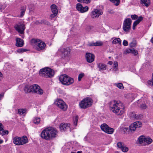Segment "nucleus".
<instances>
[{"mask_svg": "<svg viewBox=\"0 0 153 153\" xmlns=\"http://www.w3.org/2000/svg\"><path fill=\"white\" fill-rule=\"evenodd\" d=\"M58 134L57 131L52 127L46 128L42 131L41 137L46 140H51L56 137Z\"/></svg>", "mask_w": 153, "mask_h": 153, "instance_id": "obj_1", "label": "nucleus"}, {"mask_svg": "<svg viewBox=\"0 0 153 153\" xmlns=\"http://www.w3.org/2000/svg\"><path fill=\"white\" fill-rule=\"evenodd\" d=\"M39 74L40 76L43 77L51 78L54 76V71L51 68L46 67L41 69L39 71Z\"/></svg>", "mask_w": 153, "mask_h": 153, "instance_id": "obj_2", "label": "nucleus"}, {"mask_svg": "<svg viewBox=\"0 0 153 153\" xmlns=\"http://www.w3.org/2000/svg\"><path fill=\"white\" fill-rule=\"evenodd\" d=\"M125 106L120 101L115 102V117L117 116H121L125 111Z\"/></svg>", "mask_w": 153, "mask_h": 153, "instance_id": "obj_3", "label": "nucleus"}, {"mask_svg": "<svg viewBox=\"0 0 153 153\" xmlns=\"http://www.w3.org/2000/svg\"><path fill=\"white\" fill-rule=\"evenodd\" d=\"M59 81L63 85H68L74 82V79L65 74L61 75L59 78Z\"/></svg>", "mask_w": 153, "mask_h": 153, "instance_id": "obj_4", "label": "nucleus"}, {"mask_svg": "<svg viewBox=\"0 0 153 153\" xmlns=\"http://www.w3.org/2000/svg\"><path fill=\"white\" fill-rule=\"evenodd\" d=\"M13 143L16 145L20 146L27 143L28 139L25 136L22 137H15L13 139Z\"/></svg>", "mask_w": 153, "mask_h": 153, "instance_id": "obj_5", "label": "nucleus"}, {"mask_svg": "<svg viewBox=\"0 0 153 153\" xmlns=\"http://www.w3.org/2000/svg\"><path fill=\"white\" fill-rule=\"evenodd\" d=\"M93 102L92 100L90 97L84 99L79 103V105L81 108L85 109L90 107Z\"/></svg>", "mask_w": 153, "mask_h": 153, "instance_id": "obj_6", "label": "nucleus"}, {"mask_svg": "<svg viewBox=\"0 0 153 153\" xmlns=\"http://www.w3.org/2000/svg\"><path fill=\"white\" fill-rule=\"evenodd\" d=\"M31 42L34 44L35 49L37 51H40L44 49L45 47V44L43 42L38 39H33Z\"/></svg>", "mask_w": 153, "mask_h": 153, "instance_id": "obj_7", "label": "nucleus"}, {"mask_svg": "<svg viewBox=\"0 0 153 153\" xmlns=\"http://www.w3.org/2000/svg\"><path fill=\"white\" fill-rule=\"evenodd\" d=\"M14 27L16 30L20 34L24 33L25 27L23 22L21 21L18 22L15 25Z\"/></svg>", "mask_w": 153, "mask_h": 153, "instance_id": "obj_8", "label": "nucleus"}, {"mask_svg": "<svg viewBox=\"0 0 153 153\" xmlns=\"http://www.w3.org/2000/svg\"><path fill=\"white\" fill-rule=\"evenodd\" d=\"M54 104L63 111H66L67 109V106L65 102L60 99H56L54 102Z\"/></svg>", "mask_w": 153, "mask_h": 153, "instance_id": "obj_9", "label": "nucleus"}, {"mask_svg": "<svg viewBox=\"0 0 153 153\" xmlns=\"http://www.w3.org/2000/svg\"><path fill=\"white\" fill-rule=\"evenodd\" d=\"M131 22V19L130 18H127L124 20L123 25V29L125 32L127 33L129 32Z\"/></svg>", "mask_w": 153, "mask_h": 153, "instance_id": "obj_10", "label": "nucleus"}, {"mask_svg": "<svg viewBox=\"0 0 153 153\" xmlns=\"http://www.w3.org/2000/svg\"><path fill=\"white\" fill-rule=\"evenodd\" d=\"M76 9L81 13H84L87 11L89 9L88 6L83 7L80 3H77L76 5Z\"/></svg>", "mask_w": 153, "mask_h": 153, "instance_id": "obj_11", "label": "nucleus"}, {"mask_svg": "<svg viewBox=\"0 0 153 153\" xmlns=\"http://www.w3.org/2000/svg\"><path fill=\"white\" fill-rule=\"evenodd\" d=\"M141 123L140 121H137L131 124L129 126V129L131 131H134L137 128L141 127Z\"/></svg>", "mask_w": 153, "mask_h": 153, "instance_id": "obj_12", "label": "nucleus"}, {"mask_svg": "<svg viewBox=\"0 0 153 153\" xmlns=\"http://www.w3.org/2000/svg\"><path fill=\"white\" fill-rule=\"evenodd\" d=\"M102 14V12L101 10L94 9L91 13V16L92 18H98L100 15Z\"/></svg>", "mask_w": 153, "mask_h": 153, "instance_id": "obj_13", "label": "nucleus"}, {"mask_svg": "<svg viewBox=\"0 0 153 153\" xmlns=\"http://www.w3.org/2000/svg\"><path fill=\"white\" fill-rule=\"evenodd\" d=\"M50 7L53 13V14L51 15L50 17L51 18H54L56 16L58 13L57 6L55 4H52L51 5Z\"/></svg>", "mask_w": 153, "mask_h": 153, "instance_id": "obj_14", "label": "nucleus"}, {"mask_svg": "<svg viewBox=\"0 0 153 153\" xmlns=\"http://www.w3.org/2000/svg\"><path fill=\"white\" fill-rule=\"evenodd\" d=\"M32 85L33 87V92L39 94H43V91L40 88V87L38 85L34 84Z\"/></svg>", "mask_w": 153, "mask_h": 153, "instance_id": "obj_15", "label": "nucleus"}, {"mask_svg": "<svg viewBox=\"0 0 153 153\" xmlns=\"http://www.w3.org/2000/svg\"><path fill=\"white\" fill-rule=\"evenodd\" d=\"M85 57L88 62L91 63L94 61L95 56L93 54L90 53H86Z\"/></svg>", "mask_w": 153, "mask_h": 153, "instance_id": "obj_16", "label": "nucleus"}, {"mask_svg": "<svg viewBox=\"0 0 153 153\" xmlns=\"http://www.w3.org/2000/svg\"><path fill=\"white\" fill-rule=\"evenodd\" d=\"M70 124L62 123L59 126V128L61 131H63L66 130H69L71 131V128H70Z\"/></svg>", "mask_w": 153, "mask_h": 153, "instance_id": "obj_17", "label": "nucleus"}, {"mask_svg": "<svg viewBox=\"0 0 153 153\" xmlns=\"http://www.w3.org/2000/svg\"><path fill=\"white\" fill-rule=\"evenodd\" d=\"M59 51L61 52L64 57L68 56L70 54L69 49L68 48H61L59 50Z\"/></svg>", "mask_w": 153, "mask_h": 153, "instance_id": "obj_18", "label": "nucleus"}, {"mask_svg": "<svg viewBox=\"0 0 153 153\" xmlns=\"http://www.w3.org/2000/svg\"><path fill=\"white\" fill-rule=\"evenodd\" d=\"M8 134L9 131L7 130H4L2 124L0 123V135L3 136L5 135H7Z\"/></svg>", "mask_w": 153, "mask_h": 153, "instance_id": "obj_19", "label": "nucleus"}, {"mask_svg": "<svg viewBox=\"0 0 153 153\" xmlns=\"http://www.w3.org/2000/svg\"><path fill=\"white\" fill-rule=\"evenodd\" d=\"M16 45L17 47H22L24 44V42L23 40L19 38H17L16 39Z\"/></svg>", "mask_w": 153, "mask_h": 153, "instance_id": "obj_20", "label": "nucleus"}, {"mask_svg": "<svg viewBox=\"0 0 153 153\" xmlns=\"http://www.w3.org/2000/svg\"><path fill=\"white\" fill-rule=\"evenodd\" d=\"M145 137L143 135L140 136L137 140V142L139 144L144 146Z\"/></svg>", "mask_w": 153, "mask_h": 153, "instance_id": "obj_21", "label": "nucleus"}, {"mask_svg": "<svg viewBox=\"0 0 153 153\" xmlns=\"http://www.w3.org/2000/svg\"><path fill=\"white\" fill-rule=\"evenodd\" d=\"M143 19V18L141 16H139L137 20L134 22L133 25V29L134 30L136 26L138 25Z\"/></svg>", "mask_w": 153, "mask_h": 153, "instance_id": "obj_22", "label": "nucleus"}, {"mask_svg": "<svg viewBox=\"0 0 153 153\" xmlns=\"http://www.w3.org/2000/svg\"><path fill=\"white\" fill-rule=\"evenodd\" d=\"M103 44V43L101 41H97L95 43H90L88 44V45L90 46H101Z\"/></svg>", "mask_w": 153, "mask_h": 153, "instance_id": "obj_23", "label": "nucleus"}, {"mask_svg": "<svg viewBox=\"0 0 153 153\" xmlns=\"http://www.w3.org/2000/svg\"><path fill=\"white\" fill-rule=\"evenodd\" d=\"M97 66L99 69L100 71H103L106 70V65L102 63H97Z\"/></svg>", "mask_w": 153, "mask_h": 153, "instance_id": "obj_24", "label": "nucleus"}, {"mask_svg": "<svg viewBox=\"0 0 153 153\" xmlns=\"http://www.w3.org/2000/svg\"><path fill=\"white\" fill-rule=\"evenodd\" d=\"M141 3L143 5L148 7L150 4V0H140Z\"/></svg>", "mask_w": 153, "mask_h": 153, "instance_id": "obj_25", "label": "nucleus"}, {"mask_svg": "<svg viewBox=\"0 0 153 153\" xmlns=\"http://www.w3.org/2000/svg\"><path fill=\"white\" fill-rule=\"evenodd\" d=\"M33 88L32 85H28L25 86L24 88L25 91L27 93H29L31 92H33Z\"/></svg>", "mask_w": 153, "mask_h": 153, "instance_id": "obj_26", "label": "nucleus"}, {"mask_svg": "<svg viewBox=\"0 0 153 153\" xmlns=\"http://www.w3.org/2000/svg\"><path fill=\"white\" fill-rule=\"evenodd\" d=\"M152 142V139L149 137H146L144 143V146L148 145L151 144Z\"/></svg>", "mask_w": 153, "mask_h": 153, "instance_id": "obj_27", "label": "nucleus"}, {"mask_svg": "<svg viewBox=\"0 0 153 153\" xmlns=\"http://www.w3.org/2000/svg\"><path fill=\"white\" fill-rule=\"evenodd\" d=\"M108 127L109 126L106 124L103 123L101 125L100 127L101 130L106 133V131H107V130L108 128Z\"/></svg>", "mask_w": 153, "mask_h": 153, "instance_id": "obj_28", "label": "nucleus"}, {"mask_svg": "<svg viewBox=\"0 0 153 153\" xmlns=\"http://www.w3.org/2000/svg\"><path fill=\"white\" fill-rule=\"evenodd\" d=\"M114 103L112 104V102H111L109 103L110 109L111 111L113 112H115V100H113V102Z\"/></svg>", "mask_w": 153, "mask_h": 153, "instance_id": "obj_29", "label": "nucleus"}, {"mask_svg": "<svg viewBox=\"0 0 153 153\" xmlns=\"http://www.w3.org/2000/svg\"><path fill=\"white\" fill-rule=\"evenodd\" d=\"M26 8L24 6H22L20 9V15L19 16L20 17H22L25 15V12L26 10Z\"/></svg>", "mask_w": 153, "mask_h": 153, "instance_id": "obj_30", "label": "nucleus"}, {"mask_svg": "<svg viewBox=\"0 0 153 153\" xmlns=\"http://www.w3.org/2000/svg\"><path fill=\"white\" fill-rule=\"evenodd\" d=\"M129 117L131 119H138L137 116H136V114L134 112H130L128 113Z\"/></svg>", "mask_w": 153, "mask_h": 153, "instance_id": "obj_31", "label": "nucleus"}, {"mask_svg": "<svg viewBox=\"0 0 153 153\" xmlns=\"http://www.w3.org/2000/svg\"><path fill=\"white\" fill-rule=\"evenodd\" d=\"M40 118L39 117H35L33 120V122L34 124L38 125L40 123Z\"/></svg>", "mask_w": 153, "mask_h": 153, "instance_id": "obj_32", "label": "nucleus"}, {"mask_svg": "<svg viewBox=\"0 0 153 153\" xmlns=\"http://www.w3.org/2000/svg\"><path fill=\"white\" fill-rule=\"evenodd\" d=\"M26 109H19L18 110V114L21 115L23 114L26 111Z\"/></svg>", "mask_w": 153, "mask_h": 153, "instance_id": "obj_33", "label": "nucleus"}, {"mask_svg": "<svg viewBox=\"0 0 153 153\" xmlns=\"http://www.w3.org/2000/svg\"><path fill=\"white\" fill-rule=\"evenodd\" d=\"M152 79L150 80H148L147 82V85L149 86H153V73L152 75Z\"/></svg>", "mask_w": 153, "mask_h": 153, "instance_id": "obj_34", "label": "nucleus"}, {"mask_svg": "<svg viewBox=\"0 0 153 153\" xmlns=\"http://www.w3.org/2000/svg\"><path fill=\"white\" fill-rule=\"evenodd\" d=\"M107 131H106V133L109 134H111L114 132V130L113 128L108 127V128H107Z\"/></svg>", "mask_w": 153, "mask_h": 153, "instance_id": "obj_35", "label": "nucleus"}, {"mask_svg": "<svg viewBox=\"0 0 153 153\" xmlns=\"http://www.w3.org/2000/svg\"><path fill=\"white\" fill-rule=\"evenodd\" d=\"M79 2H81L82 3L88 4L90 3L91 0H77Z\"/></svg>", "mask_w": 153, "mask_h": 153, "instance_id": "obj_36", "label": "nucleus"}, {"mask_svg": "<svg viewBox=\"0 0 153 153\" xmlns=\"http://www.w3.org/2000/svg\"><path fill=\"white\" fill-rule=\"evenodd\" d=\"M121 149L122 151L124 152H126L128 150V148L124 146H123Z\"/></svg>", "mask_w": 153, "mask_h": 153, "instance_id": "obj_37", "label": "nucleus"}, {"mask_svg": "<svg viewBox=\"0 0 153 153\" xmlns=\"http://www.w3.org/2000/svg\"><path fill=\"white\" fill-rule=\"evenodd\" d=\"M27 49L23 48H21L19 49H18L17 51V52L19 53H22L26 51H27Z\"/></svg>", "mask_w": 153, "mask_h": 153, "instance_id": "obj_38", "label": "nucleus"}, {"mask_svg": "<svg viewBox=\"0 0 153 153\" xmlns=\"http://www.w3.org/2000/svg\"><path fill=\"white\" fill-rule=\"evenodd\" d=\"M116 86L119 88L123 89L124 88V87L123 84L121 83H118L116 85Z\"/></svg>", "mask_w": 153, "mask_h": 153, "instance_id": "obj_39", "label": "nucleus"}, {"mask_svg": "<svg viewBox=\"0 0 153 153\" xmlns=\"http://www.w3.org/2000/svg\"><path fill=\"white\" fill-rule=\"evenodd\" d=\"M117 146L120 149H121L124 146V143L121 142H119L117 144Z\"/></svg>", "mask_w": 153, "mask_h": 153, "instance_id": "obj_40", "label": "nucleus"}, {"mask_svg": "<svg viewBox=\"0 0 153 153\" xmlns=\"http://www.w3.org/2000/svg\"><path fill=\"white\" fill-rule=\"evenodd\" d=\"M116 39L117 42L115 43V44H118V45L119 46V47L121 46V42L120 39L119 38H117L116 39H115V40Z\"/></svg>", "mask_w": 153, "mask_h": 153, "instance_id": "obj_41", "label": "nucleus"}, {"mask_svg": "<svg viewBox=\"0 0 153 153\" xmlns=\"http://www.w3.org/2000/svg\"><path fill=\"white\" fill-rule=\"evenodd\" d=\"M131 53L133 54L134 56L137 55L138 53L137 50L134 49L133 48H132Z\"/></svg>", "mask_w": 153, "mask_h": 153, "instance_id": "obj_42", "label": "nucleus"}, {"mask_svg": "<svg viewBox=\"0 0 153 153\" xmlns=\"http://www.w3.org/2000/svg\"><path fill=\"white\" fill-rule=\"evenodd\" d=\"M121 129L122 131L124 133H125L126 132L128 131V128L127 127H122Z\"/></svg>", "mask_w": 153, "mask_h": 153, "instance_id": "obj_43", "label": "nucleus"}, {"mask_svg": "<svg viewBox=\"0 0 153 153\" xmlns=\"http://www.w3.org/2000/svg\"><path fill=\"white\" fill-rule=\"evenodd\" d=\"M78 116H76L74 120V124L76 126L77 125V122L78 120Z\"/></svg>", "mask_w": 153, "mask_h": 153, "instance_id": "obj_44", "label": "nucleus"}, {"mask_svg": "<svg viewBox=\"0 0 153 153\" xmlns=\"http://www.w3.org/2000/svg\"><path fill=\"white\" fill-rule=\"evenodd\" d=\"M140 107L142 109H145L147 108V106L145 103H142L141 104Z\"/></svg>", "mask_w": 153, "mask_h": 153, "instance_id": "obj_45", "label": "nucleus"}, {"mask_svg": "<svg viewBox=\"0 0 153 153\" xmlns=\"http://www.w3.org/2000/svg\"><path fill=\"white\" fill-rule=\"evenodd\" d=\"M136 41H134L130 44V45L131 47H134L136 45Z\"/></svg>", "mask_w": 153, "mask_h": 153, "instance_id": "obj_46", "label": "nucleus"}, {"mask_svg": "<svg viewBox=\"0 0 153 153\" xmlns=\"http://www.w3.org/2000/svg\"><path fill=\"white\" fill-rule=\"evenodd\" d=\"M132 51V49H130L129 48L127 49L124 52V53L127 54L128 53H131Z\"/></svg>", "mask_w": 153, "mask_h": 153, "instance_id": "obj_47", "label": "nucleus"}, {"mask_svg": "<svg viewBox=\"0 0 153 153\" xmlns=\"http://www.w3.org/2000/svg\"><path fill=\"white\" fill-rule=\"evenodd\" d=\"M84 74L82 73L79 74L78 77V80L79 81H80L81 80L82 78L84 76Z\"/></svg>", "mask_w": 153, "mask_h": 153, "instance_id": "obj_48", "label": "nucleus"}, {"mask_svg": "<svg viewBox=\"0 0 153 153\" xmlns=\"http://www.w3.org/2000/svg\"><path fill=\"white\" fill-rule=\"evenodd\" d=\"M131 18L133 20H135L137 18V16L136 15H132L131 16Z\"/></svg>", "mask_w": 153, "mask_h": 153, "instance_id": "obj_49", "label": "nucleus"}, {"mask_svg": "<svg viewBox=\"0 0 153 153\" xmlns=\"http://www.w3.org/2000/svg\"><path fill=\"white\" fill-rule=\"evenodd\" d=\"M123 45L124 46H127L128 45V42L126 40H124L123 42Z\"/></svg>", "mask_w": 153, "mask_h": 153, "instance_id": "obj_50", "label": "nucleus"}, {"mask_svg": "<svg viewBox=\"0 0 153 153\" xmlns=\"http://www.w3.org/2000/svg\"><path fill=\"white\" fill-rule=\"evenodd\" d=\"M120 0H115V6H118L120 4Z\"/></svg>", "mask_w": 153, "mask_h": 153, "instance_id": "obj_51", "label": "nucleus"}, {"mask_svg": "<svg viewBox=\"0 0 153 153\" xmlns=\"http://www.w3.org/2000/svg\"><path fill=\"white\" fill-rule=\"evenodd\" d=\"M42 21H41V22H40L39 21H37L35 22V24L36 25H38L39 24H40V23H44V22H42Z\"/></svg>", "mask_w": 153, "mask_h": 153, "instance_id": "obj_52", "label": "nucleus"}, {"mask_svg": "<svg viewBox=\"0 0 153 153\" xmlns=\"http://www.w3.org/2000/svg\"><path fill=\"white\" fill-rule=\"evenodd\" d=\"M4 97V94H0V100L2 99Z\"/></svg>", "mask_w": 153, "mask_h": 153, "instance_id": "obj_53", "label": "nucleus"}, {"mask_svg": "<svg viewBox=\"0 0 153 153\" xmlns=\"http://www.w3.org/2000/svg\"><path fill=\"white\" fill-rule=\"evenodd\" d=\"M3 77V74L2 73L0 72V81L1 80V78Z\"/></svg>", "mask_w": 153, "mask_h": 153, "instance_id": "obj_54", "label": "nucleus"}, {"mask_svg": "<svg viewBox=\"0 0 153 153\" xmlns=\"http://www.w3.org/2000/svg\"><path fill=\"white\" fill-rule=\"evenodd\" d=\"M113 64V62L111 61H109L108 62V64L110 65H111Z\"/></svg>", "mask_w": 153, "mask_h": 153, "instance_id": "obj_55", "label": "nucleus"}, {"mask_svg": "<svg viewBox=\"0 0 153 153\" xmlns=\"http://www.w3.org/2000/svg\"><path fill=\"white\" fill-rule=\"evenodd\" d=\"M117 65V66L118 65L117 63V62H115V71H116L117 69V67H116Z\"/></svg>", "mask_w": 153, "mask_h": 153, "instance_id": "obj_56", "label": "nucleus"}, {"mask_svg": "<svg viewBox=\"0 0 153 153\" xmlns=\"http://www.w3.org/2000/svg\"><path fill=\"white\" fill-rule=\"evenodd\" d=\"M20 34H21V35H20V36H21L22 38H24V33Z\"/></svg>", "mask_w": 153, "mask_h": 153, "instance_id": "obj_57", "label": "nucleus"}, {"mask_svg": "<svg viewBox=\"0 0 153 153\" xmlns=\"http://www.w3.org/2000/svg\"><path fill=\"white\" fill-rule=\"evenodd\" d=\"M129 96L130 97H132V100H133L134 99V98L133 97V95L132 94H129Z\"/></svg>", "mask_w": 153, "mask_h": 153, "instance_id": "obj_58", "label": "nucleus"}, {"mask_svg": "<svg viewBox=\"0 0 153 153\" xmlns=\"http://www.w3.org/2000/svg\"><path fill=\"white\" fill-rule=\"evenodd\" d=\"M110 1L112 2V3H115V0H109Z\"/></svg>", "mask_w": 153, "mask_h": 153, "instance_id": "obj_59", "label": "nucleus"}, {"mask_svg": "<svg viewBox=\"0 0 153 153\" xmlns=\"http://www.w3.org/2000/svg\"><path fill=\"white\" fill-rule=\"evenodd\" d=\"M32 6H33V8H32H32H31V9H30V10H34V5H32Z\"/></svg>", "mask_w": 153, "mask_h": 153, "instance_id": "obj_60", "label": "nucleus"}, {"mask_svg": "<svg viewBox=\"0 0 153 153\" xmlns=\"http://www.w3.org/2000/svg\"><path fill=\"white\" fill-rule=\"evenodd\" d=\"M141 100H138V102H137V103H138V104H140V102H141Z\"/></svg>", "mask_w": 153, "mask_h": 153, "instance_id": "obj_61", "label": "nucleus"}, {"mask_svg": "<svg viewBox=\"0 0 153 153\" xmlns=\"http://www.w3.org/2000/svg\"><path fill=\"white\" fill-rule=\"evenodd\" d=\"M152 42L153 43V37L151 39Z\"/></svg>", "mask_w": 153, "mask_h": 153, "instance_id": "obj_62", "label": "nucleus"}, {"mask_svg": "<svg viewBox=\"0 0 153 153\" xmlns=\"http://www.w3.org/2000/svg\"><path fill=\"white\" fill-rule=\"evenodd\" d=\"M112 11V10H111L110 11H109V12L110 13H113V12H112V11Z\"/></svg>", "mask_w": 153, "mask_h": 153, "instance_id": "obj_63", "label": "nucleus"}, {"mask_svg": "<svg viewBox=\"0 0 153 153\" xmlns=\"http://www.w3.org/2000/svg\"><path fill=\"white\" fill-rule=\"evenodd\" d=\"M114 39L113 40V41H112V43H113V44H114V43H114Z\"/></svg>", "mask_w": 153, "mask_h": 153, "instance_id": "obj_64", "label": "nucleus"}]
</instances>
